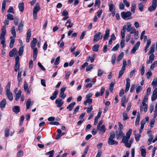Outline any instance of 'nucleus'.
I'll list each match as a JSON object with an SVG mask.
<instances>
[{
    "label": "nucleus",
    "instance_id": "obj_24",
    "mask_svg": "<svg viewBox=\"0 0 157 157\" xmlns=\"http://www.w3.org/2000/svg\"><path fill=\"white\" fill-rule=\"evenodd\" d=\"M10 39H11V40L10 43V47L11 48H12L13 46L15 39L14 38H13L12 36L10 37Z\"/></svg>",
    "mask_w": 157,
    "mask_h": 157
},
{
    "label": "nucleus",
    "instance_id": "obj_7",
    "mask_svg": "<svg viewBox=\"0 0 157 157\" xmlns=\"http://www.w3.org/2000/svg\"><path fill=\"white\" fill-rule=\"evenodd\" d=\"M131 81L129 78H127L126 79V84L125 85L126 88L124 92L125 93L127 92L129 90L130 86V83Z\"/></svg>",
    "mask_w": 157,
    "mask_h": 157
},
{
    "label": "nucleus",
    "instance_id": "obj_3",
    "mask_svg": "<svg viewBox=\"0 0 157 157\" xmlns=\"http://www.w3.org/2000/svg\"><path fill=\"white\" fill-rule=\"evenodd\" d=\"M157 0H153L152 5L149 7L148 10L150 11L155 10L157 7Z\"/></svg>",
    "mask_w": 157,
    "mask_h": 157
},
{
    "label": "nucleus",
    "instance_id": "obj_28",
    "mask_svg": "<svg viewBox=\"0 0 157 157\" xmlns=\"http://www.w3.org/2000/svg\"><path fill=\"white\" fill-rule=\"evenodd\" d=\"M109 134L110 136L109 138L108 139V140L113 139L115 136V133L113 132H111Z\"/></svg>",
    "mask_w": 157,
    "mask_h": 157
},
{
    "label": "nucleus",
    "instance_id": "obj_22",
    "mask_svg": "<svg viewBox=\"0 0 157 157\" xmlns=\"http://www.w3.org/2000/svg\"><path fill=\"white\" fill-rule=\"evenodd\" d=\"M40 6L38 4H36L35 7L33 9V12L36 13L40 10Z\"/></svg>",
    "mask_w": 157,
    "mask_h": 157
},
{
    "label": "nucleus",
    "instance_id": "obj_35",
    "mask_svg": "<svg viewBox=\"0 0 157 157\" xmlns=\"http://www.w3.org/2000/svg\"><path fill=\"white\" fill-rule=\"evenodd\" d=\"M124 56V52H121L117 57V61L119 62L121 59L123 58Z\"/></svg>",
    "mask_w": 157,
    "mask_h": 157
},
{
    "label": "nucleus",
    "instance_id": "obj_42",
    "mask_svg": "<svg viewBox=\"0 0 157 157\" xmlns=\"http://www.w3.org/2000/svg\"><path fill=\"white\" fill-rule=\"evenodd\" d=\"M23 155V151L20 150L17 152V157H22Z\"/></svg>",
    "mask_w": 157,
    "mask_h": 157
},
{
    "label": "nucleus",
    "instance_id": "obj_26",
    "mask_svg": "<svg viewBox=\"0 0 157 157\" xmlns=\"http://www.w3.org/2000/svg\"><path fill=\"white\" fill-rule=\"evenodd\" d=\"M6 33V31L5 27L3 26L2 29V32L1 33L0 36L4 37Z\"/></svg>",
    "mask_w": 157,
    "mask_h": 157
},
{
    "label": "nucleus",
    "instance_id": "obj_64",
    "mask_svg": "<svg viewBox=\"0 0 157 157\" xmlns=\"http://www.w3.org/2000/svg\"><path fill=\"white\" fill-rule=\"evenodd\" d=\"M157 64V60L154 62L153 64H152L150 67V69L151 70H153L155 67V64Z\"/></svg>",
    "mask_w": 157,
    "mask_h": 157
},
{
    "label": "nucleus",
    "instance_id": "obj_59",
    "mask_svg": "<svg viewBox=\"0 0 157 157\" xmlns=\"http://www.w3.org/2000/svg\"><path fill=\"white\" fill-rule=\"evenodd\" d=\"M0 40H1V44L4 45L5 42V37L3 36H0Z\"/></svg>",
    "mask_w": 157,
    "mask_h": 157
},
{
    "label": "nucleus",
    "instance_id": "obj_44",
    "mask_svg": "<svg viewBox=\"0 0 157 157\" xmlns=\"http://www.w3.org/2000/svg\"><path fill=\"white\" fill-rule=\"evenodd\" d=\"M24 51V47H21L20 48L18 52V55L19 56H21Z\"/></svg>",
    "mask_w": 157,
    "mask_h": 157
},
{
    "label": "nucleus",
    "instance_id": "obj_13",
    "mask_svg": "<svg viewBox=\"0 0 157 157\" xmlns=\"http://www.w3.org/2000/svg\"><path fill=\"white\" fill-rule=\"evenodd\" d=\"M33 49V59L34 61L35 60L37 56L38 53V50L36 48H32Z\"/></svg>",
    "mask_w": 157,
    "mask_h": 157
},
{
    "label": "nucleus",
    "instance_id": "obj_23",
    "mask_svg": "<svg viewBox=\"0 0 157 157\" xmlns=\"http://www.w3.org/2000/svg\"><path fill=\"white\" fill-rule=\"evenodd\" d=\"M6 94L10 101H12L13 99L12 94L10 92L6 93Z\"/></svg>",
    "mask_w": 157,
    "mask_h": 157
},
{
    "label": "nucleus",
    "instance_id": "obj_46",
    "mask_svg": "<svg viewBox=\"0 0 157 157\" xmlns=\"http://www.w3.org/2000/svg\"><path fill=\"white\" fill-rule=\"evenodd\" d=\"M20 67L19 63H15L14 66V71L17 72L19 69Z\"/></svg>",
    "mask_w": 157,
    "mask_h": 157
},
{
    "label": "nucleus",
    "instance_id": "obj_56",
    "mask_svg": "<svg viewBox=\"0 0 157 157\" xmlns=\"http://www.w3.org/2000/svg\"><path fill=\"white\" fill-rule=\"evenodd\" d=\"M144 66L143 65L141 66V75L142 76L143 75L144 73Z\"/></svg>",
    "mask_w": 157,
    "mask_h": 157
},
{
    "label": "nucleus",
    "instance_id": "obj_9",
    "mask_svg": "<svg viewBox=\"0 0 157 157\" xmlns=\"http://www.w3.org/2000/svg\"><path fill=\"white\" fill-rule=\"evenodd\" d=\"M6 104V100L5 99H3L0 103V107L2 110L5 108Z\"/></svg>",
    "mask_w": 157,
    "mask_h": 157
},
{
    "label": "nucleus",
    "instance_id": "obj_16",
    "mask_svg": "<svg viewBox=\"0 0 157 157\" xmlns=\"http://www.w3.org/2000/svg\"><path fill=\"white\" fill-rule=\"evenodd\" d=\"M33 104V102H31V99H28L27 101L26 102V107L27 109H29L30 108V106H32Z\"/></svg>",
    "mask_w": 157,
    "mask_h": 157
},
{
    "label": "nucleus",
    "instance_id": "obj_32",
    "mask_svg": "<svg viewBox=\"0 0 157 157\" xmlns=\"http://www.w3.org/2000/svg\"><path fill=\"white\" fill-rule=\"evenodd\" d=\"M18 8L19 10L22 12L24 10V5L23 3H20L18 5Z\"/></svg>",
    "mask_w": 157,
    "mask_h": 157
},
{
    "label": "nucleus",
    "instance_id": "obj_60",
    "mask_svg": "<svg viewBox=\"0 0 157 157\" xmlns=\"http://www.w3.org/2000/svg\"><path fill=\"white\" fill-rule=\"evenodd\" d=\"M124 45V40L122 39L120 43V46L121 48H123Z\"/></svg>",
    "mask_w": 157,
    "mask_h": 157
},
{
    "label": "nucleus",
    "instance_id": "obj_14",
    "mask_svg": "<svg viewBox=\"0 0 157 157\" xmlns=\"http://www.w3.org/2000/svg\"><path fill=\"white\" fill-rule=\"evenodd\" d=\"M126 29V26L125 25H124L123 26L122 29H121V36L122 38V39H124L125 36V29Z\"/></svg>",
    "mask_w": 157,
    "mask_h": 157
},
{
    "label": "nucleus",
    "instance_id": "obj_25",
    "mask_svg": "<svg viewBox=\"0 0 157 157\" xmlns=\"http://www.w3.org/2000/svg\"><path fill=\"white\" fill-rule=\"evenodd\" d=\"M108 143L110 145H113V144L117 145V144L118 143L117 142L113 140H108Z\"/></svg>",
    "mask_w": 157,
    "mask_h": 157
},
{
    "label": "nucleus",
    "instance_id": "obj_31",
    "mask_svg": "<svg viewBox=\"0 0 157 157\" xmlns=\"http://www.w3.org/2000/svg\"><path fill=\"white\" fill-rule=\"evenodd\" d=\"M11 32L14 37L16 36V32L15 31V29L14 26H13L11 30Z\"/></svg>",
    "mask_w": 157,
    "mask_h": 157
},
{
    "label": "nucleus",
    "instance_id": "obj_5",
    "mask_svg": "<svg viewBox=\"0 0 157 157\" xmlns=\"http://www.w3.org/2000/svg\"><path fill=\"white\" fill-rule=\"evenodd\" d=\"M101 33L99 32L96 33L94 36L93 40L94 42H97L99 40L102 38V35H101Z\"/></svg>",
    "mask_w": 157,
    "mask_h": 157
},
{
    "label": "nucleus",
    "instance_id": "obj_18",
    "mask_svg": "<svg viewBox=\"0 0 157 157\" xmlns=\"http://www.w3.org/2000/svg\"><path fill=\"white\" fill-rule=\"evenodd\" d=\"M58 93V91L56 90L53 94L50 97V99L54 100L57 97V95Z\"/></svg>",
    "mask_w": 157,
    "mask_h": 157
},
{
    "label": "nucleus",
    "instance_id": "obj_63",
    "mask_svg": "<svg viewBox=\"0 0 157 157\" xmlns=\"http://www.w3.org/2000/svg\"><path fill=\"white\" fill-rule=\"evenodd\" d=\"M154 58L155 56L154 54H151L149 56V59L153 61L154 60Z\"/></svg>",
    "mask_w": 157,
    "mask_h": 157
},
{
    "label": "nucleus",
    "instance_id": "obj_37",
    "mask_svg": "<svg viewBox=\"0 0 157 157\" xmlns=\"http://www.w3.org/2000/svg\"><path fill=\"white\" fill-rule=\"evenodd\" d=\"M21 95V91L20 90H19L17 93L16 94V97L15 100L16 101H17L20 98V97Z\"/></svg>",
    "mask_w": 157,
    "mask_h": 157
},
{
    "label": "nucleus",
    "instance_id": "obj_10",
    "mask_svg": "<svg viewBox=\"0 0 157 157\" xmlns=\"http://www.w3.org/2000/svg\"><path fill=\"white\" fill-rule=\"evenodd\" d=\"M147 134L149 137V138L148 140V141L149 142V143H148V145H149L151 142L152 141L153 138V136L152 135V131L151 130L147 132Z\"/></svg>",
    "mask_w": 157,
    "mask_h": 157
},
{
    "label": "nucleus",
    "instance_id": "obj_29",
    "mask_svg": "<svg viewBox=\"0 0 157 157\" xmlns=\"http://www.w3.org/2000/svg\"><path fill=\"white\" fill-rule=\"evenodd\" d=\"M92 102V100L91 99H87L84 101V104L86 105L88 103V105H90Z\"/></svg>",
    "mask_w": 157,
    "mask_h": 157
},
{
    "label": "nucleus",
    "instance_id": "obj_36",
    "mask_svg": "<svg viewBox=\"0 0 157 157\" xmlns=\"http://www.w3.org/2000/svg\"><path fill=\"white\" fill-rule=\"evenodd\" d=\"M151 85L153 88L157 86V78H154L151 83Z\"/></svg>",
    "mask_w": 157,
    "mask_h": 157
},
{
    "label": "nucleus",
    "instance_id": "obj_6",
    "mask_svg": "<svg viewBox=\"0 0 157 157\" xmlns=\"http://www.w3.org/2000/svg\"><path fill=\"white\" fill-rule=\"evenodd\" d=\"M55 103L56 104V106L58 107H61L64 103V101L59 98L57 99L55 101Z\"/></svg>",
    "mask_w": 157,
    "mask_h": 157
},
{
    "label": "nucleus",
    "instance_id": "obj_52",
    "mask_svg": "<svg viewBox=\"0 0 157 157\" xmlns=\"http://www.w3.org/2000/svg\"><path fill=\"white\" fill-rule=\"evenodd\" d=\"M119 47V44H117L115 46L113 47L111 51H116L117 50Z\"/></svg>",
    "mask_w": 157,
    "mask_h": 157
},
{
    "label": "nucleus",
    "instance_id": "obj_19",
    "mask_svg": "<svg viewBox=\"0 0 157 157\" xmlns=\"http://www.w3.org/2000/svg\"><path fill=\"white\" fill-rule=\"evenodd\" d=\"M136 8V4L135 2H133L131 5V11L133 13L135 12Z\"/></svg>",
    "mask_w": 157,
    "mask_h": 157
},
{
    "label": "nucleus",
    "instance_id": "obj_51",
    "mask_svg": "<svg viewBox=\"0 0 157 157\" xmlns=\"http://www.w3.org/2000/svg\"><path fill=\"white\" fill-rule=\"evenodd\" d=\"M116 59V56L115 55H113L112 57L111 62L113 64H114Z\"/></svg>",
    "mask_w": 157,
    "mask_h": 157
},
{
    "label": "nucleus",
    "instance_id": "obj_38",
    "mask_svg": "<svg viewBox=\"0 0 157 157\" xmlns=\"http://www.w3.org/2000/svg\"><path fill=\"white\" fill-rule=\"evenodd\" d=\"M99 45L98 44H95L92 47V50L94 51L97 52L98 51Z\"/></svg>",
    "mask_w": 157,
    "mask_h": 157
},
{
    "label": "nucleus",
    "instance_id": "obj_40",
    "mask_svg": "<svg viewBox=\"0 0 157 157\" xmlns=\"http://www.w3.org/2000/svg\"><path fill=\"white\" fill-rule=\"evenodd\" d=\"M125 70V69L121 68V70L119 73V76L118 77V78H121V77L123 75L124 73V71Z\"/></svg>",
    "mask_w": 157,
    "mask_h": 157
},
{
    "label": "nucleus",
    "instance_id": "obj_45",
    "mask_svg": "<svg viewBox=\"0 0 157 157\" xmlns=\"http://www.w3.org/2000/svg\"><path fill=\"white\" fill-rule=\"evenodd\" d=\"M114 84L115 83L112 82L110 85L109 89L111 92L113 91Z\"/></svg>",
    "mask_w": 157,
    "mask_h": 157
},
{
    "label": "nucleus",
    "instance_id": "obj_62",
    "mask_svg": "<svg viewBox=\"0 0 157 157\" xmlns=\"http://www.w3.org/2000/svg\"><path fill=\"white\" fill-rule=\"evenodd\" d=\"M102 153V151L101 150H98V152L96 157H101V156Z\"/></svg>",
    "mask_w": 157,
    "mask_h": 157
},
{
    "label": "nucleus",
    "instance_id": "obj_48",
    "mask_svg": "<svg viewBox=\"0 0 157 157\" xmlns=\"http://www.w3.org/2000/svg\"><path fill=\"white\" fill-rule=\"evenodd\" d=\"M141 151L142 156L143 157H145L146 153L145 150L143 148H141Z\"/></svg>",
    "mask_w": 157,
    "mask_h": 157
},
{
    "label": "nucleus",
    "instance_id": "obj_1",
    "mask_svg": "<svg viewBox=\"0 0 157 157\" xmlns=\"http://www.w3.org/2000/svg\"><path fill=\"white\" fill-rule=\"evenodd\" d=\"M132 132V129H130L126 132V136H124V134L122 131V130H119L118 131H117L116 132V137L117 139H118L120 137H123L122 142L124 144L126 147L130 148L133 142L132 139H131L129 141Z\"/></svg>",
    "mask_w": 157,
    "mask_h": 157
},
{
    "label": "nucleus",
    "instance_id": "obj_34",
    "mask_svg": "<svg viewBox=\"0 0 157 157\" xmlns=\"http://www.w3.org/2000/svg\"><path fill=\"white\" fill-rule=\"evenodd\" d=\"M140 119V114L138 113L135 121V125L136 126H137L139 124Z\"/></svg>",
    "mask_w": 157,
    "mask_h": 157
},
{
    "label": "nucleus",
    "instance_id": "obj_15",
    "mask_svg": "<svg viewBox=\"0 0 157 157\" xmlns=\"http://www.w3.org/2000/svg\"><path fill=\"white\" fill-rule=\"evenodd\" d=\"M37 42V40L36 38H33V40L31 42L30 44V46L32 48H35L36 44Z\"/></svg>",
    "mask_w": 157,
    "mask_h": 157
},
{
    "label": "nucleus",
    "instance_id": "obj_53",
    "mask_svg": "<svg viewBox=\"0 0 157 157\" xmlns=\"http://www.w3.org/2000/svg\"><path fill=\"white\" fill-rule=\"evenodd\" d=\"M93 65L91 64L88 66L86 68V71H90L93 68Z\"/></svg>",
    "mask_w": 157,
    "mask_h": 157
},
{
    "label": "nucleus",
    "instance_id": "obj_11",
    "mask_svg": "<svg viewBox=\"0 0 157 157\" xmlns=\"http://www.w3.org/2000/svg\"><path fill=\"white\" fill-rule=\"evenodd\" d=\"M110 30L109 29H107L105 31V33L103 36V40H107L109 37Z\"/></svg>",
    "mask_w": 157,
    "mask_h": 157
},
{
    "label": "nucleus",
    "instance_id": "obj_27",
    "mask_svg": "<svg viewBox=\"0 0 157 157\" xmlns=\"http://www.w3.org/2000/svg\"><path fill=\"white\" fill-rule=\"evenodd\" d=\"M10 82H9L6 87V93L10 92Z\"/></svg>",
    "mask_w": 157,
    "mask_h": 157
},
{
    "label": "nucleus",
    "instance_id": "obj_2",
    "mask_svg": "<svg viewBox=\"0 0 157 157\" xmlns=\"http://www.w3.org/2000/svg\"><path fill=\"white\" fill-rule=\"evenodd\" d=\"M132 13L129 11L122 12L121 13V16L122 18L125 20L131 19L132 17L131 16Z\"/></svg>",
    "mask_w": 157,
    "mask_h": 157
},
{
    "label": "nucleus",
    "instance_id": "obj_43",
    "mask_svg": "<svg viewBox=\"0 0 157 157\" xmlns=\"http://www.w3.org/2000/svg\"><path fill=\"white\" fill-rule=\"evenodd\" d=\"M136 92L137 94H138L140 90H142V87L141 86H138L136 87Z\"/></svg>",
    "mask_w": 157,
    "mask_h": 157
},
{
    "label": "nucleus",
    "instance_id": "obj_30",
    "mask_svg": "<svg viewBox=\"0 0 157 157\" xmlns=\"http://www.w3.org/2000/svg\"><path fill=\"white\" fill-rule=\"evenodd\" d=\"M6 2V0H4L3 1L2 8V13H3L4 12L5 9Z\"/></svg>",
    "mask_w": 157,
    "mask_h": 157
},
{
    "label": "nucleus",
    "instance_id": "obj_55",
    "mask_svg": "<svg viewBox=\"0 0 157 157\" xmlns=\"http://www.w3.org/2000/svg\"><path fill=\"white\" fill-rule=\"evenodd\" d=\"M137 31L136 29L133 27L131 28L130 32V34H132L136 33L137 32Z\"/></svg>",
    "mask_w": 157,
    "mask_h": 157
},
{
    "label": "nucleus",
    "instance_id": "obj_58",
    "mask_svg": "<svg viewBox=\"0 0 157 157\" xmlns=\"http://www.w3.org/2000/svg\"><path fill=\"white\" fill-rule=\"evenodd\" d=\"M10 130L8 128H6L5 130V136L6 137H7L9 135Z\"/></svg>",
    "mask_w": 157,
    "mask_h": 157
},
{
    "label": "nucleus",
    "instance_id": "obj_21",
    "mask_svg": "<svg viewBox=\"0 0 157 157\" xmlns=\"http://www.w3.org/2000/svg\"><path fill=\"white\" fill-rule=\"evenodd\" d=\"M13 111L15 113L17 114L20 111V108L17 106H14L13 107Z\"/></svg>",
    "mask_w": 157,
    "mask_h": 157
},
{
    "label": "nucleus",
    "instance_id": "obj_39",
    "mask_svg": "<svg viewBox=\"0 0 157 157\" xmlns=\"http://www.w3.org/2000/svg\"><path fill=\"white\" fill-rule=\"evenodd\" d=\"M126 26V29L128 32L130 31V30L132 27L131 26V25L130 23H128L127 24Z\"/></svg>",
    "mask_w": 157,
    "mask_h": 157
},
{
    "label": "nucleus",
    "instance_id": "obj_61",
    "mask_svg": "<svg viewBox=\"0 0 157 157\" xmlns=\"http://www.w3.org/2000/svg\"><path fill=\"white\" fill-rule=\"evenodd\" d=\"M157 98V94H152L151 97V100L152 101H155Z\"/></svg>",
    "mask_w": 157,
    "mask_h": 157
},
{
    "label": "nucleus",
    "instance_id": "obj_49",
    "mask_svg": "<svg viewBox=\"0 0 157 157\" xmlns=\"http://www.w3.org/2000/svg\"><path fill=\"white\" fill-rule=\"evenodd\" d=\"M122 116L123 118V120L124 121H125L128 118L127 114L126 113H123Z\"/></svg>",
    "mask_w": 157,
    "mask_h": 157
},
{
    "label": "nucleus",
    "instance_id": "obj_20",
    "mask_svg": "<svg viewBox=\"0 0 157 157\" xmlns=\"http://www.w3.org/2000/svg\"><path fill=\"white\" fill-rule=\"evenodd\" d=\"M17 52L16 49L14 48L13 50L10 51L9 53V55L10 57H13L16 53Z\"/></svg>",
    "mask_w": 157,
    "mask_h": 157
},
{
    "label": "nucleus",
    "instance_id": "obj_12",
    "mask_svg": "<svg viewBox=\"0 0 157 157\" xmlns=\"http://www.w3.org/2000/svg\"><path fill=\"white\" fill-rule=\"evenodd\" d=\"M73 24L71 22V20L68 19L65 25L67 27V29L71 28L73 26Z\"/></svg>",
    "mask_w": 157,
    "mask_h": 157
},
{
    "label": "nucleus",
    "instance_id": "obj_4",
    "mask_svg": "<svg viewBox=\"0 0 157 157\" xmlns=\"http://www.w3.org/2000/svg\"><path fill=\"white\" fill-rule=\"evenodd\" d=\"M109 6V11L111 12L113 16H114L115 14V6L113 4L109 2L108 4Z\"/></svg>",
    "mask_w": 157,
    "mask_h": 157
},
{
    "label": "nucleus",
    "instance_id": "obj_47",
    "mask_svg": "<svg viewBox=\"0 0 157 157\" xmlns=\"http://www.w3.org/2000/svg\"><path fill=\"white\" fill-rule=\"evenodd\" d=\"M23 26V25L22 23H21L19 24L18 27V30L20 32H22Z\"/></svg>",
    "mask_w": 157,
    "mask_h": 157
},
{
    "label": "nucleus",
    "instance_id": "obj_57",
    "mask_svg": "<svg viewBox=\"0 0 157 157\" xmlns=\"http://www.w3.org/2000/svg\"><path fill=\"white\" fill-rule=\"evenodd\" d=\"M7 13H14V9L12 7L10 6V7L7 11Z\"/></svg>",
    "mask_w": 157,
    "mask_h": 157
},
{
    "label": "nucleus",
    "instance_id": "obj_8",
    "mask_svg": "<svg viewBox=\"0 0 157 157\" xmlns=\"http://www.w3.org/2000/svg\"><path fill=\"white\" fill-rule=\"evenodd\" d=\"M97 129V131H99V133L100 134H103L105 132L106 130L104 125H102L101 127H99V128Z\"/></svg>",
    "mask_w": 157,
    "mask_h": 157
},
{
    "label": "nucleus",
    "instance_id": "obj_41",
    "mask_svg": "<svg viewBox=\"0 0 157 157\" xmlns=\"http://www.w3.org/2000/svg\"><path fill=\"white\" fill-rule=\"evenodd\" d=\"M7 19L10 20H14L13 15L10 13L8 14L7 15Z\"/></svg>",
    "mask_w": 157,
    "mask_h": 157
},
{
    "label": "nucleus",
    "instance_id": "obj_54",
    "mask_svg": "<svg viewBox=\"0 0 157 157\" xmlns=\"http://www.w3.org/2000/svg\"><path fill=\"white\" fill-rule=\"evenodd\" d=\"M66 97V95L64 94V92H60L59 93V97L62 99H64Z\"/></svg>",
    "mask_w": 157,
    "mask_h": 157
},
{
    "label": "nucleus",
    "instance_id": "obj_33",
    "mask_svg": "<svg viewBox=\"0 0 157 157\" xmlns=\"http://www.w3.org/2000/svg\"><path fill=\"white\" fill-rule=\"evenodd\" d=\"M155 45L154 44H152L150 48V50L148 52V54H153L155 51Z\"/></svg>",
    "mask_w": 157,
    "mask_h": 157
},
{
    "label": "nucleus",
    "instance_id": "obj_17",
    "mask_svg": "<svg viewBox=\"0 0 157 157\" xmlns=\"http://www.w3.org/2000/svg\"><path fill=\"white\" fill-rule=\"evenodd\" d=\"M76 104L75 102H74L70 103L67 107V109H69V111H71L73 109Z\"/></svg>",
    "mask_w": 157,
    "mask_h": 157
},
{
    "label": "nucleus",
    "instance_id": "obj_50",
    "mask_svg": "<svg viewBox=\"0 0 157 157\" xmlns=\"http://www.w3.org/2000/svg\"><path fill=\"white\" fill-rule=\"evenodd\" d=\"M144 6V5L142 3H140L138 5V7L140 11H142Z\"/></svg>",
    "mask_w": 157,
    "mask_h": 157
}]
</instances>
